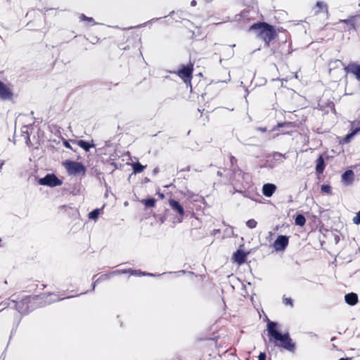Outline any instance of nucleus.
<instances>
[{"mask_svg":"<svg viewBox=\"0 0 360 360\" xmlns=\"http://www.w3.org/2000/svg\"><path fill=\"white\" fill-rule=\"evenodd\" d=\"M257 221L255 220V219H249L247 222H246V225L250 228V229H254L257 226Z\"/></svg>","mask_w":360,"mask_h":360,"instance_id":"nucleus-22","label":"nucleus"},{"mask_svg":"<svg viewBox=\"0 0 360 360\" xmlns=\"http://www.w3.org/2000/svg\"><path fill=\"white\" fill-rule=\"evenodd\" d=\"M354 17L352 16V17H350L349 18L347 19V20H340V22H345L347 24H348V30H351V29H354L355 26H354Z\"/></svg>","mask_w":360,"mask_h":360,"instance_id":"nucleus-16","label":"nucleus"},{"mask_svg":"<svg viewBox=\"0 0 360 360\" xmlns=\"http://www.w3.org/2000/svg\"><path fill=\"white\" fill-rule=\"evenodd\" d=\"M325 168L324 159L322 155H320L316 161V172L318 174H322Z\"/></svg>","mask_w":360,"mask_h":360,"instance_id":"nucleus-12","label":"nucleus"},{"mask_svg":"<svg viewBox=\"0 0 360 360\" xmlns=\"http://www.w3.org/2000/svg\"><path fill=\"white\" fill-rule=\"evenodd\" d=\"M192 72H193V65H188L186 66H183L181 69L174 72V73L176 74L179 77H181L184 82H191L192 78Z\"/></svg>","mask_w":360,"mask_h":360,"instance_id":"nucleus-5","label":"nucleus"},{"mask_svg":"<svg viewBox=\"0 0 360 360\" xmlns=\"http://www.w3.org/2000/svg\"><path fill=\"white\" fill-rule=\"evenodd\" d=\"M16 308L18 309V311L20 313H23L24 311L22 310V309L19 306V305H16Z\"/></svg>","mask_w":360,"mask_h":360,"instance_id":"nucleus-32","label":"nucleus"},{"mask_svg":"<svg viewBox=\"0 0 360 360\" xmlns=\"http://www.w3.org/2000/svg\"><path fill=\"white\" fill-rule=\"evenodd\" d=\"M283 303L285 304V305H289L290 307H292L293 305V301L291 298L290 297H284L283 298Z\"/></svg>","mask_w":360,"mask_h":360,"instance_id":"nucleus-26","label":"nucleus"},{"mask_svg":"<svg viewBox=\"0 0 360 360\" xmlns=\"http://www.w3.org/2000/svg\"><path fill=\"white\" fill-rule=\"evenodd\" d=\"M234 260L238 264H242L245 262L246 254L242 250H237L233 255Z\"/></svg>","mask_w":360,"mask_h":360,"instance_id":"nucleus-11","label":"nucleus"},{"mask_svg":"<svg viewBox=\"0 0 360 360\" xmlns=\"http://www.w3.org/2000/svg\"><path fill=\"white\" fill-rule=\"evenodd\" d=\"M316 6L319 9L326 8V12H328L327 5L325 3H323L322 1H317Z\"/></svg>","mask_w":360,"mask_h":360,"instance_id":"nucleus-25","label":"nucleus"},{"mask_svg":"<svg viewBox=\"0 0 360 360\" xmlns=\"http://www.w3.org/2000/svg\"><path fill=\"white\" fill-rule=\"evenodd\" d=\"M250 30L255 33L256 36L269 45L274 38V30L272 26L265 23H256L250 27Z\"/></svg>","mask_w":360,"mask_h":360,"instance_id":"nucleus-2","label":"nucleus"},{"mask_svg":"<svg viewBox=\"0 0 360 360\" xmlns=\"http://www.w3.org/2000/svg\"><path fill=\"white\" fill-rule=\"evenodd\" d=\"M219 231V230H214V231H213V233L214 234V233H218Z\"/></svg>","mask_w":360,"mask_h":360,"instance_id":"nucleus-37","label":"nucleus"},{"mask_svg":"<svg viewBox=\"0 0 360 360\" xmlns=\"http://www.w3.org/2000/svg\"><path fill=\"white\" fill-rule=\"evenodd\" d=\"M81 20H88L89 22H93L94 19L92 18L86 17L84 14H82L79 17Z\"/></svg>","mask_w":360,"mask_h":360,"instance_id":"nucleus-28","label":"nucleus"},{"mask_svg":"<svg viewBox=\"0 0 360 360\" xmlns=\"http://www.w3.org/2000/svg\"><path fill=\"white\" fill-rule=\"evenodd\" d=\"M95 286H96V284H95V283H94V284H93V286H92L93 290H94Z\"/></svg>","mask_w":360,"mask_h":360,"instance_id":"nucleus-38","label":"nucleus"},{"mask_svg":"<svg viewBox=\"0 0 360 360\" xmlns=\"http://www.w3.org/2000/svg\"><path fill=\"white\" fill-rule=\"evenodd\" d=\"M283 125H284V124H283V123H279V124H278V127H283Z\"/></svg>","mask_w":360,"mask_h":360,"instance_id":"nucleus-36","label":"nucleus"},{"mask_svg":"<svg viewBox=\"0 0 360 360\" xmlns=\"http://www.w3.org/2000/svg\"><path fill=\"white\" fill-rule=\"evenodd\" d=\"M276 190V185L273 184H265L262 187V193L266 197H271Z\"/></svg>","mask_w":360,"mask_h":360,"instance_id":"nucleus-9","label":"nucleus"},{"mask_svg":"<svg viewBox=\"0 0 360 360\" xmlns=\"http://www.w3.org/2000/svg\"><path fill=\"white\" fill-rule=\"evenodd\" d=\"M345 300L348 304L353 306L357 303L358 296L356 293L350 292L345 296Z\"/></svg>","mask_w":360,"mask_h":360,"instance_id":"nucleus-10","label":"nucleus"},{"mask_svg":"<svg viewBox=\"0 0 360 360\" xmlns=\"http://www.w3.org/2000/svg\"><path fill=\"white\" fill-rule=\"evenodd\" d=\"M305 222H306L305 217L302 214L297 215L295 220V223L296 225L302 226L304 225Z\"/></svg>","mask_w":360,"mask_h":360,"instance_id":"nucleus-18","label":"nucleus"},{"mask_svg":"<svg viewBox=\"0 0 360 360\" xmlns=\"http://www.w3.org/2000/svg\"><path fill=\"white\" fill-rule=\"evenodd\" d=\"M13 98V92L10 86L0 80V100L11 101Z\"/></svg>","mask_w":360,"mask_h":360,"instance_id":"nucleus-6","label":"nucleus"},{"mask_svg":"<svg viewBox=\"0 0 360 360\" xmlns=\"http://www.w3.org/2000/svg\"><path fill=\"white\" fill-rule=\"evenodd\" d=\"M354 172L352 170H347L342 175V180L348 184H351L354 180Z\"/></svg>","mask_w":360,"mask_h":360,"instance_id":"nucleus-13","label":"nucleus"},{"mask_svg":"<svg viewBox=\"0 0 360 360\" xmlns=\"http://www.w3.org/2000/svg\"><path fill=\"white\" fill-rule=\"evenodd\" d=\"M352 129L356 128V127H360V122L359 121H354L352 122Z\"/></svg>","mask_w":360,"mask_h":360,"instance_id":"nucleus-29","label":"nucleus"},{"mask_svg":"<svg viewBox=\"0 0 360 360\" xmlns=\"http://www.w3.org/2000/svg\"><path fill=\"white\" fill-rule=\"evenodd\" d=\"M128 273H130L131 275H135V276H140L142 275H148V276H154L153 274H144V273L141 272L140 271H135V270H132V269H129Z\"/></svg>","mask_w":360,"mask_h":360,"instance_id":"nucleus-20","label":"nucleus"},{"mask_svg":"<svg viewBox=\"0 0 360 360\" xmlns=\"http://www.w3.org/2000/svg\"><path fill=\"white\" fill-rule=\"evenodd\" d=\"M63 143H64V146H65L66 148H70V149H72V147H71V146H70V144L69 143V142H68V141H65L63 142Z\"/></svg>","mask_w":360,"mask_h":360,"instance_id":"nucleus-31","label":"nucleus"},{"mask_svg":"<svg viewBox=\"0 0 360 360\" xmlns=\"http://www.w3.org/2000/svg\"><path fill=\"white\" fill-rule=\"evenodd\" d=\"M259 129L262 132H264L266 130L265 128H259Z\"/></svg>","mask_w":360,"mask_h":360,"instance_id":"nucleus-35","label":"nucleus"},{"mask_svg":"<svg viewBox=\"0 0 360 360\" xmlns=\"http://www.w3.org/2000/svg\"><path fill=\"white\" fill-rule=\"evenodd\" d=\"M129 272V269H124V270H116L110 273L111 275H117L121 274H126Z\"/></svg>","mask_w":360,"mask_h":360,"instance_id":"nucleus-27","label":"nucleus"},{"mask_svg":"<svg viewBox=\"0 0 360 360\" xmlns=\"http://www.w3.org/2000/svg\"><path fill=\"white\" fill-rule=\"evenodd\" d=\"M155 204V200L153 198L148 199L145 200V205L147 207H154Z\"/></svg>","mask_w":360,"mask_h":360,"instance_id":"nucleus-23","label":"nucleus"},{"mask_svg":"<svg viewBox=\"0 0 360 360\" xmlns=\"http://www.w3.org/2000/svg\"><path fill=\"white\" fill-rule=\"evenodd\" d=\"M65 167L70 175H79L84 176L86 172L84 166L78 162L67 161L64 163Z\"/></svg>","mask_w":360,"mask_h":360,"instance_id":"nucleus-3","label":"nucleus"},{"mask_svg":"<svg viewBox=\"0 0 360 360\" xmlns=\"http://www.w3.org/2000/svg\"><path fill=\"white\" fill-rule=\"evenodd\" d=\"M258 360H266V354L261 352L258 356Z\"/></svg>","mask_w":360,"mask_h":360,"instance_id":"nucleus-30","label":"nucleus"},{"mask_svg":"<svg viewBox=\"0 0 360 360\" xmlns=\"http://www.w3.org/2000/svg\"><path fill=\"white\" fill-rule=\"evenodd\" d=\"M339 360H348L347 359L341 358Z\"/></svg>","mask_w":360,"mask_h":360,"instance_id":"nucleus-39","label":"nucleus"},{"mask_svg":"<svg viewBox=\"0 0 360 360\" xmlns=\"http://www.w3.org/2000/svg\"><path fill=\"white\" fill-rule=\"evenodd\" d=\"M40 185L48 186L54 187L60 186L62 181H60L55 174H47L44 178H41L38 181Z\"/></svg>","mask_w":360,"mask_h":360,"instance_id":"nucleus-4","label":"nucleus"},{"mask_svg":"<svg viewBox=\"0 0 360 360\" xmlns=\"http://www.w3.org/2000/svg\"><path fill=\"white\" fill-rule=\"evenodd\" d=\"M100 214L99 209H95L89 214V218L91 219L96 220Z\"/></svg>","mask_w":360,"mask_h":360,"instance_id":"nucleus-19","label":"nucleus"},{"mask_svg":"<svg viewBox=\"0 0 360 360\" xmlns=\"http://www.w3.org/2000/svg\"><path fill=\"white\" fill-rule=\"evenodd\" d=\"M289 238L286 236H279L274 241L273 247L276 251H283L288 245Z\"/></svg>","mask_w":360,"mask_h":360,"instance_id":"nucleus-7","label":"nucleus"},{"mask_svg":"<svg viewBox=\"0 0 360 360\" xmlns=\"http://www.w3.org/2000/svg\"><path fill=\"white\" fill-rule=\"evenodd\" d=\"M236 162V158H235V157H233V156H231V164H233V163H234V162Z\"/></svg>","mask_w":360,"mask_h":360,"instance_id":"nucleus-33","label":"nucleus"},{"mask_svg":"<svg viewBox=\"0 0 360 360\" xmlns=\"http://www.w3.org/2000/svg\"><path fill=\"white\" fill-rule=\"evenodd\" d=\"M359 131H360V127H356L352 129V132L346 135V136L343 139L342 143H348L351 139L353 138L354 136L356 135Z\"/></svg>","mask_w":360,"mask_h":360,"instance_id":"nucleus-14","label":"nucleus"},{"mask_svg":"<svg viewBox=\"0 0 360 360\" xmlns=\"http://www.w3.org/2000/svg\"><path fill=\"white\" fill-rule=\"evenodd\" d=\"M354 224H360V210L356 213V216L352 219Z\"/></svg>","mask_w":360,"mask_h":360,"instance_id":"nucleus-24","label":"nucleus"},{"mask_svg":"<svg viewBox=\"0 0 360 360\" xmlns=\"http://www.w3.org/2000/svg\"><path fill=\"white\" fill-rule=\"evenodd\" d=\"M169 205L174 212H177L181 216L178 222H181L184 215V210L182 205L178 201L173 199L169 200Z\"/></svg>","mask_w":360,"mask_h":360,"instance_id":"nucleus-8","label":"nucleus"},{"mask_svg":"<svg viewBox=\"0 0 360 360\" xmlns=\"http://www.w3.org/2000/svg\"><path fill=\"white\" fill-rule=\"evenodd\" d=\"M196 1L195 0H193L191 3V6H196Z\"/></svg>","mask_w":360,"mask_h":360,"instance_id":"nucleus-34","label":"nucleus"},{"mask_svg":"<svg viewBox=\"0 0 360 360\" xmlns=\"http://www.w3.org/2000/svg\"><path fill=\"white\" fill-rule=\"evenodd\" d=\"M278 328L279 326L276 322L268 320L267 331L269 335L275 340L280 342V343L278 344V346L281 347L288 351L293 352L295 349V345L292 342L289 334L288 333L281 334L278 331Z\"/></svg>","mask_w":360,"mask_h":360,"instance_id":"nucleus-1","label":"nucleus"},{"mask_svg":"<svg viewBox=\"0 0 360 360\" xmlns=\"http://www.w3.org/2000/svg\"><path fill=\"white\" fill-rule=\"evenodd\" d=\"M321 189V191L323 193H326L327 194H331V188L329 185H322Z\"/></svg>","mask_w":360,"mask_h":360,"instance_id":"nucleus-21","label":"nucleus"},{"mask_svg":"<svg viewBox=\"0 0 360 360\" xmlns=\"http://www.w3.org/2000/svg\"><path fill=\"white\" fill-rule=\"evenodd\" d=\"M132 167H133L134 172L135 174H136V173H141V172H143V169H145L146 166H143L139 162H135V163L132 164Z\"/></svg>","mask_w":360,"mask_h":360,"instance_id":"nucleus-17","label":"nucleus"},{"mask_svg":"<svg viewBox=\"0 0 360 360\" xmlns=\"http://www.w3.org/2000/svg\"><path fill=\"white\" fill-rule=\"evenodd\" d=\"M75 143H77V146H80L82 148H83L85 151H89L90 148H91V145L83 141V140H80V141H75L74 142Z\"/></svg>","mask_w":360,"mask_h":360,"instance_id":"nucleus-15","label":"nucleus"}]
</instances>
